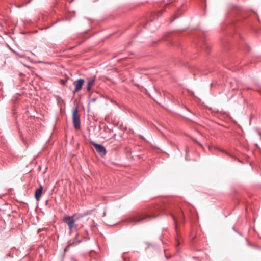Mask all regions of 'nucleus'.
I'll return each mask as SVG.
<instances>
[{
	"mask_svg": "<svg viewBox=\"0 0 261 261\" xmlns=\"http://www.w3.org/2000/svg\"><path fill=\"white\" fill-rule=\"evenodd\" d=\"M83 218L81 214H74L72 216H66L63 218L64 222L66 223L71 232L73 229H77L79 226L77 222Z\"/></svg>",
	"mask_w": 261,
	"mask_h": 261,
	"instance_id": "obj_1",
	"label": "nucleus"
},
{
	"mask_svg": "<svg viewBox=\"0 0 261 261\" xmlns=\"http://www.w3.org/2000/svg\"><path fill=\"white\" fill-rule=\"evenodd\" d=\"M155 216L154 215L151 216V215H146L145 214H138L136 216H133L131 218H130L129 219V222L137 223V222H139L140 221H141L146 219H152V218H155Z\"/></svg>",
	"mask_w": 261,
	"mask_h": 261,
	"instance_id": "obj_2",
	"label": "nucleus"
},
{
	"mask_svg": "<svg viewBox=\"0 0 261 261\" xmlns=\"http://www.w3.org/2000/svg\"><path fill=\"white\" fill-rule=\"evenodd\" d=\"M72 120L74 124V128L76 129H79L80 128L81 121L80 117L79 114V111L77 108H75L73 110L72 112Z\"/></svg>",
	"mask_w": 261,
	"mask_h": 261,
	"instance_id": "obj_3",
	"label": "nucleus"
},
{
	"mask_svg": "<svg viewBox=\"0 0 261 261\" xmlns=\"http://www.w3.org/2000/svg\"><path fill=\"white\" fill-rule=\"evenodd\" d=\"M91 144L94 146L97 152L101 156H103L106 154L107 151L104 146L94 142H92Z\"/></svg>",
	"mask_w": 261,
	"mask_h": 261,
	"instance_id": "obj_4",
	"label": "nucleus"
},
{
	"mask_svg": "<svg viewBox=\"0 0 261 261\" xmlns=\"http://www.w3.org/2000/svg\"><path fill=\"white\" fill-rule=\"evenodd\" d=\"M84 83V80L83 79H79L76 81H75L73 83V84L75 86V89L73 91V93L75 94V93L79 92L82 88V86Z\"/></svg>",
	"mask_w": 261,
	"mask_h": 261,
	"instance_id": "obj_5",
	"label": "nucleus"
},
{
	"mask_svg": "<svg viewBox=\"0 0 261 261\" xmlns=\"http://www.w3.org/2000/svg\"><path fill=\"white\" fill-rule=\"evenodd\" d=\"M95 80L94 77L87 79V89L88 91L90 92L91 91V88L95 82Z\"/></svg>",
	"mask_w": 261,
	"mask_h": 261,
	"instance_id": "obj_6",
	"label": "nucleus"
},
{
	"mask_svg": "<svg viewBox=\"0 0 261 261\" xmlns=\"http://www.w3.org/2000/svg\"><path fill=\"white\" fill-rule=\"evenodd\" d=\"M42 190H43V187L41 186H40V187L39 188H38L36 190L35 193V199H36V200L38 201L40 199L41 194H42Z\"/></svg>",
	"mask_w": 261,
	"mask_h": 261,
	"instance_id": "obj_7",
	"label": "nucleus"
},
{
	"mask_svg": "<svg viewBox=\"0 0 261 261\" xmlns=\"http://www.w3.org/2000/svg\"><path fill=\"white\" fill-rule=\"evenodd\" d=\"M179 16V15L177 14V13H176L174 16V18L172 20H171V22H172L174 20H175L177 18H178Z\"/></svg>",
	"mask_w": 261,
	"mask_h": 261,
	"instance_id": "obj_8",
	"label": "nucleus"
},
{
	"mask_svg": "<svg viewBox=\"0 0 261 261\" xmlns=\"http://www.w3.org/2000/svg\"><path fill=\"white\" fill-rule=\"evenodd\" d=\"M172 217H173V218L174 219V223L175 224V228H177L176 220H175V218H174V216H172Z\"/></svg>",
	"mask_w": 261,
	"mask_h": 261,
	"instance_id": "obj_9",
	"label": "nucleus"
},
{
	"mask_svg": "<svg viewBox=\"0 0 261 261\" xmlns=\"http://www.w3.org/2000/svg\"><path fill=\"white\" fill-rule=\"evenodd\" d=\"M62 83L63 85H65V82L62 80Z\"/></svg>",
	"mask_w": 261,
	"mask_h": 261,
	"instance_id": "obj_10",
	"label": "nucleus"
},
{
	"mask_svg": "<svg viewBox=\"0 0 261 261\" xmlns=\"http://www.w3.org/2000/svg\"><path fill=\"white\" fill-rule=\"evenodd\" d=\"M148 245H150V244L149 243H146Z\"/></svg>",
	"mask_w": 261,
	"mask_h": 261,
	"instance_id": "obj_11",
	"label": "nucleus"
},
{
	"mask_svg": "<svg viewBox=\"0 0 261 261\" xmlns=\"http://www.w3.org/2000/svg\"><path fill=\"white\" fill-rule=\"evenodd\" d=\"M105 215H106V213H105H105H103V215H104V216H105Z\"/></svg>",
	"mask_w": 261,
	"mask_h": 261,
	"instance_id": "obj_12",
	"label": "nucleus"
}]
</instances>
